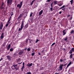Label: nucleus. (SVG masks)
<instances>
[{"instance_id": "f257e3e1", "label": "nucleus", "mask_w": 74, "mask_h": 74, "mask_svg": "<svg viewBox=\"0 0 74 74\" xmlns=\"http://www.w3.org/2000/svg\"><path fill=\"white\" fill-rule=\"evenodd\" d=\"M24 25V21H23L22 22V23L21 27V28H19L18 29V31L20 32V31H21V30H22V29H23V25Z\"/></svg>"}, {"instance_id": "f03ea898", "label": "nucleus", "mask_w": 74, "mask_h": 74, "mask_svg": "<svg viewBox=\"0 0 74 74\" xmlns=\"http://www.w3.org/2000/svg\"><path fill=\"white\" fill-rule=\"evenodd\" d=\"M12 1H13V0H7V5H11L12 3Z\"/></svg>"}, {"instance_id": "7ed1b4c3", "label": "nucleus", "mask_w": 74, "mask_h": 74, "mask_svg": "<svg viewBox=\"0 0 74 74\" xmlns=\"http://www.w3.org/2000/svg\"><path fill=\"white\" fill-rule=\"evenodd\" d=\"M24 53V51L23 50H20L19 53H18L19 56H21Z\"/></svg>"}, {"instance_id": "20e7f679", "label": "nucleus", "mask_w": 74, "mask_h": 74, "mask_svg": "<svg viewBox=\"0 0 74 74\" xmlns=\"http://www.w3.org/2000/svg\"><path fill=\"white\" fill-rule=\"evenodd\" d=\"M64 66V65L63 64H60V66H59V70H60V71L62 70L63 69V67Z\"/></svg>"}, {"instance_id": "39448f33", "label": "nucleus", "mask_w": 74, "mask_h": 74, "mask_svg": "<svg viewBox=\"0 0 74 74\" xmlns=\"http://www.w3.org/2000/svg\"><path fill=\"white\" fill-rule=\"evenodd\" d=\"M23 4V2H22V1L20 3V4H18L17 5V7H19V8H21V7H22V5Z\"/></svg>"}, {"instance_id": "423d86ee", "label": "nucleus", "mask_w": 74, "mask_h": 74, "mask_svg": "<svg viewBox=\"0 0 74 74\" xmlns=\"http://www.w3.org/2000/svg\"><path fill=\"white\" fill-rule=\"evenodd\" d=\"M72 63V62H70L69 63V64H68V65H67V67H66L65 68V69H67V68H68L69 66H70V65Z\"/></svg>"}, {"instance_id": "0eeeda50", "label": "nucleus", "mask_w": 74, "mask_h": 74, "mask_svg": "<svg viewBox=\"0 0 74 74\" xmlns=\"http://www.w3.org/2000/svg\"><path fill=\"white\" fill-rule=\"evenodd\" d=\"M3 34H4V33L3 32L1 36H0L1 37V40H2V39H3V38H4V35H3Z\"/></svg>"}, {"instance_id": "6e6552de", "label": "nucleus", "mask_w": 74, "mask_h": 74, "mask_svg": "<svg viewBox=\"0 0 74 74\" xmlns=\"http://www.w3.org/2000/svg\"><path fill=\"white\" fill-rule=\"evenodd\" d=\"M43 11V10H42L40 12H39V14H38V15H39V16H40V15H41V14H42Z\"/></svg>"}, {"instance_id": "1a4fd4ad", "label": "nucleus", "mask_w": 74, "mask_h": 74, "mask_svg": "<svg viewBox=\"0 0 74 74\" xmlns=\"http://www.w3.org/2000/svg\"><path fill=\"white\" fill-rule=\"evenodd\" d=\"M3 23H1V25H0V30H2L3 29Z\"/></svg>"}, {"instance_id": "9d476101", "label": "nucleus", "mask_w": 74, "mask_h": 74, "mask_svg": "<svg viewBox=\"0 0 74 74\" xmlns=\"http://www.w3.org/2000/svg\"><path fill=\"white\" fill-rule=\"evenodd\" d=\"M22 16H23V13L20 14V16L18 17V19H20V18H21Z\"/></svg>"}, {"instance_id": "9b49d317", "label": "nucleus", "mask_w": 74, "mask_h": 74, "mask_svg": "<svg viewBox=\"0 0 74 74\" xmlns=\"http://www.w3.org/2000/svg\"><path fill=\"white\" fill-rule=\"evenodd\" d=\"M66 30H64L62 32L63 33V35H65V34H66V32H67L66 31Z\"/></svg>"}, {"instance_id": "f8f14e48", "label": "nucleus", "mask_w": 74, "mask_h": 74, "mask_svg": "<svg viewBox=\"0 0 74 74\" xmlns=\"http://www.w3.org/2000/svg\"><path fill=\"white\" fill-rule=\"evenodd\" d=\"M7 58L9 60H11V56H7Z\"/></svg>"}, {"instance_id": "ddd939ff", "label": "nucleus", "mask_w": 74, "mask_h": 74, "mask_svg": "<svg viewBox=\"0 0 74 74\" xmlns=\"http://www.w3.org/2000/svg\"><path fill=\"white\" fill-rule=\"evenodd\" d=\"M32 64H33V63H31L30 64H27V66L28 67H31L32 66Z\"/></svg>"}, {"instance_id": "4468645a", "label": "nucleus", "mask_w": 74, "mask_h": 74, "mask_svg": "<svg viewBox=\"0 0 74 74\" xmlns=\"http://www.w3.org/2000/svg\"><path fill=\"white\" fill-rule=\"evenodd\" d=\"M54 11H55L56 10H58V7L57 6H55L54 8L53 9Z\"/></svg>"}, {"instance_id": "2eb2a0df", "label": "nucleus", "mask_w": 74, "mask_h": 74, "mask_svg": "<svg viewBox=\"0 0 74 74\" xmlns=\"http://www.w3.org/2000/svg\"><path fill=\"white\" fill-rule=\"evenodd\" d=\"M10 47H11V45L9 44L8 47V50H9V49H10Z\"/></svg>"}, {"instance_id": "dca6fc26", "label": "nucleus", "mask_w": 74, "mask_h": 74, "mask_svg": "<svg viewBox=\"0 0 74 74\" xmlns=\"http://www.w3.org/2000/svg\"><path fill=\"white\" fill-rule=\"evenodd\" d=\"M17 55H18V54H16V53H15L14 54V57H16V56H17Z\"/></svg>"}, {"instance_id": "f3484780", "label": "nucleus", "mask_w": 74, "mask_h": 74, "mask_svg": "<svg viewBox=\"0 0 74 74\" xmlns=\"http://www.w3.org/2000/svg\"><path fill=\"white\" fill-rule=\"evenodd\" d=\"M64 7H65V5H64L62 7H61V8H59V10H61V9H62V8H64Z\"/></svg>"}, {"instance_id": "a211bd4d", "label": "nucleus", "mask_w": 74, "mask_h": 74, "mask_svg": "<svg viewBox=\"0 0 74 74\" xmlns=\"http://www.w3.org/2000/svg\"><path fill=\"white\" fill-rule=\"evenodd\" d=\"M3 6H1L0 7V9H1V10H3V9H4V7H3Z\"/></svg>"}, {"instance_id": "6ab92c4d", "label": "nucleus", "mask_w": 74, "mask_h": 74, "mask_svg": "<svg viewBox=\"0 0 74 74\" xmlns=\"http://www.w3.org/2000/svg\"><path fill=\"white\" fill-rule=\"evenodd\" d=\"M35 54V52H34L33 53H32L31 55L32 56H33L34 54Z\"/></svg>"}, {"instance_id": "aec40b11", "label": "nucleus", "mask_w": 74, "mask_h": 74, "mask_svg": "<svg viewBox=\"0 0 74 74\" xmlns=\"http://www.w3.org/2000/svg\"><path fill=\"white\" fill-rule=\"evenodd\" d=\"M74 33V30H72L70 32V34H72Z\"/></svg>"}, {"instance_id": "412c9836", "label": "nucleus", "mask_w": 74, "mask_h": 74, "mask_svg": "<svg viewBox=\"0 0 74 74\" xmlns=\"http://www.w3.org/2000/svg\"><path fill=\"white\" fill-rule=\"evenodd\" d=\"M34 1H35V0H34L32 1V3L30 4L31 5H32L33 4V3L34 2Z\"/></svg>"}, {"instance_id": "4be33fe9", "label": "nucleus", "mask_w": 74, "mask_h": 74, "mask_svg": "<svg viewBox=\"0 0 74 74\" xmlns=\"http://www.w3.org/2000/svg\"><path fill=\"white\" fill-rule=\"evenodd\" d=\"M62 5H63V3H60V4H58L59 6H61Z\"/></svg>"}, {"instance_id": "5701e85b", "label": "nucleus", "mask_w": 74, "mask_h": 74, "mask_svg": "<svg viewBox=\"0 0 74 74\" xmlns=\"http://www.w3.org/2000/svg\"><path fill=\"white\" fill-rule=\"evenodd\" d=\"M72 56H73V54H71L70 56V58H71H71H73Z\"/></svg>"}, {"instance_id": "b1692460", "label": "nucleus", "mask_w": 74, "mask_h": 74, "mask_svg": "<svg viewBox=\"0 0 74 74\" xmlns=\"http://www.w3.org/2000/svg\"><path fill=\"white\" fill-rule=\"evenodd\" d=\"M67 38L68 37L67 36L65 37V38L64 39V41H66V40H67Z\"/></svg>"}, {"instance_id": "393cba45", "label": "nucleus", "mask_w": 74, "mask_h": 74, "mask_svg": "<svg viewBox=\"0 0 74 74\" xmlns=\"http://www.w3.org/2000/svg\"><path fill=\"white\" fill-rule=\"evenodd\" d=\"M54 4H58V1H54Z\"/></svg>"}, {"instance_id": "a878e982", "label": "nucleus", "mask_w": 74, "mask_h": 74, "mask_svg": "<svg viewBox=\"0 0 74 74\" xmlns=\"http://www.w3.org/2000/svg\"><path fill=\"white\" fill-rule=\"evenodd\" d=\"M69 53H70V54H72V53H73V51H72L71 50H70Z\"/></svg>"}, {"instance_id": "bb28decb", "label": "nucleus", "mask_w": 74, "mask_h": 74, "mask_svg": "<svg viewBox=\"0 0 74 74\" xmlns=\"http://www.w3.org/2000/svg\"><path fill=\"white\" fill-rule=\"evenodd\" d=\"M10 23H11V22H10L9 23H7V24H6V27H7V26H8V25H9V24H10Z\"/></svg>"}, {"instance_id": "cd10ccee", "label": "nucleus", "mask_w": 74, "mask_h": 74, "mask_svg": "<svg viewBox=\"0 0 74 74\" xmlns=\"http://www.w3.org/2000/svg\"><path fill=\"white\" fill-rule=\"evenodd\" d=\"M50 10H51V11H53V8H50Z\"/></svg>"}, {"instance_id": "c85d7f7f", "label": "nucleus", "mask_w": 74, "mask_h": 74, "mask_svg": "<svg viewBox=\"0 0 74 74\" xmlns=\"http://www.w3.org/2000/svg\"><path fill=\"white\" fill-rule=\"evenodd\" d=\"M73 0H71V1H70V2L71 3V5H72L73 4Z\"/></svg>"}, {"instance_id": "c756f323", "label": "nucleus", "mask_w": 74, "mask_h": 74, "mask_svg": "<svg viewBox=\"0 0 74 74\" xmlns=\"http://www.w3.org/2000/svg\"><path fill=\"white\" fill-rule=\"evenodd\" d=\"M55 44V42H54L52 44V45H51V46L52 47V46H53V45H54Z\"/></svg>"}, {"instance_id": "7c9ffc66", "label": "nucleus", "mask_w": 74, "mask_h": 74, "mask_svg": "<svg viewBox=\"0 0 74 74\" xmlns=\"http://www.w3.org/2000/svg\"><path fill=\"white\" fill-rule=\"evenodd\" d=\"M71 50L72 51L74 52V48H72Z\"/></svg>"}, {"instance_id": "2f4dec72", "label": "nucleus", "mask_w": 74, "mask_h": 74, "mask_svg": "<svg viewBox=\"0 0 74 74\" xmlns=\"http://www.w3.org/2000/svg\"><path fill=\"white\" fill-rule=\"evenodd\" d=\"M12 51H13V49L11 48L10 49V52H12Z\"/></svg>"}, {"instance_id": "473e14b6", "label": "nucleus", "mask_w": 74, "mask_h": 74, "mask_svg": "<svg viewBox=\"0 0 74 74\" xmlns=\"http://www.w3.org/2000/svg\"><path fill=\"white\" fill-rule=\"evenodd\" d=\"M15 69H16V70H19V68H17L16 67H15Z\"/></svg>"}, {"instance_id": "72a5a7b5", "label": "nucleus", "mask_w": 74, "mask_h": 74, "mask_svg": "<svg viewBox=\"0 0 74 74\" xmlns=\"http://www.w3.org/2000/svg\"><path fill=\"white\" fill-rule=\"evenodd\" d=\"M5 42H4V43L3 45V47H5Z\"/></svg>"}, {"instance_id": "f704fd0d", "label": "nucleus", "mask_w": 74, "mask_h": 74, "mask_svg": "<svg viewBox=\"0 0 74 74\" xmlns=\"http://www.w3.org/2000/svg\"><path fill=\"white\" fill-rule=\"evenodd\" d=\"M60 62H63V60H62V59H60Z\"/></svg>"}, {"instance_id": "c9c22d12", "label": "nucleus", "mask_w": 74, "mask_h": 74, "mask_svg": "<svg viewBox=\"0 0 74 74\" xmlns=\"http://www.w3.org/2000/svg\"><path fill=\"white\" fill-rule=\"evenodd\" d=\"M51 1V0H47L46 2H50Z\"/></svg>"}, {"instance_id": "e433bc0d", "label": "nucleus", "mask_w": 74, "mask_h": 74, "mask_svg": "<svg viewBox=\"0 0 74 74\" xmlns=\"http://www.w3.org/2000/svg\"><path fill=\"white\" fill-rule=\"evenodd\" d=\"M27 51H30V48H28L27 49Z\"/></svg>"}, {"instance_id": "4c0bfd02", "label": "nucleus", "mask_w": 74, "mask_h": 74, "mask_svg": "<svg viewBox=\"0 0 74 74\" xmlns=\"http://www.w3.org/2000/svg\"><path fill=\"white\" fill-rule=\"evenodd\" d=\"M52 4H53V3H52L51 4V8H53V6H52Z\"/></svg>"}, {"instance_id": "58836bf2", "label": "nucleus", "mask_w": 74, "mask_h": 74, "mask_svg": "<svg viewBox=\"0 0 74 74\" xmlns=\"http://www.w3.org/2000/svg\"><path fill=\"white\" fill-rule=\"evenodd\" d=\"M65 9H66V8H64L62 9V10H63V11H65Z\"/></svg>"}, {"instance_id": "ea45409f", "label": "nucleus", "mask_w": 74, "mask_h": 74, "mask_svg": "<svg viewBox=\"0 0 74 74\" xmlns=\"http://www.w3.org/2000/svg\"><path fill=\"white\" fill-rule=\"evenodd\" d=\"M28 27V25L27 24H26L25 25V27L26 28H27V27Z\"/></svg>"}, {"instance_id": "a19ab883", "label": "nucleus", "mask_w": 74, "mask_h": 74, "mask_svg": "<svg viewBox=\"0 0 74 74\" xmlns=\"http://www.w3.org/2000/svg\"><path fill=\"white\" fill-rule=\"evenodd\" d=\"M33 13H31L30 14V16H32V15H33Z\"/></svg>"}, {"instance_id": "79ce46f5", "label": "nucleus", "mask_w": 74, "mask_h": 74, "mask_svg": "<svg viewBox=\"0 0 74 74\" xmlns=\"http://www.w3.org/2000/svg\"><path fill=\"white\" fill-rule=\"evenodd\" d=\"M27 74H32V73H30V72H27Z\"/></svg>"}, {"instance_id": "37998d69", "label": "nucleus", "mask_w": 74, "mask_h": 74, "mask_svg": "<svg viewBox=\"0 0 74 74\" xmlns=\"http://www.w3.org/2000/svg\"><path fill=\"white\" fill-rule=\"evenodd\" d=\"M38 41H39V40H38V39H37V40H36V43H37V42H38Z\"/></svg>"}, {"instance_id": "c03bdc74", "label": "nucleus", "mask_w": 74, "mask_h": 74, "mask_svg": "<svg viewBox=\"0 0 74 74\" xmlns=\"http://www.w3.org/2000/svg\"><path fill=\"white\" fill-rule=\"evenodd\" d=\"M70 16H71V15L69 14H69H68L67 15V17H70Z\"/></svg>"}, {"instance_id": "a18cd8bd", "label": "nucleus", "mask_w": 74, "mask_h": 74, "mask_svg": "<svg viewBox=\"0 0 74 74\" xmlns=\"http://www.w3.org/2000/svg\"><path fill=\"white\" fill-rule=\"evenodd\" d=\"M63 61H65L66 60V58H65L63 60Z\"/></svg>"}, {"instance_id": "49530a36", "label": "nucleus", "mask_w": 74, "mask_h": 74, "mask_svg": "<svg viewBox=\"0 0 74 74\" xmlns=\"http://www.w3.org/2000/svg\"><path fill=\"white\" fill-rule=\"evenodd\" d=\"M3 58H1V59L0 60V62L1 61V60H3Z\"/></svg>"}, {"instance_id": "de8ad7c7", "label": "nucleus", "mask_w": 74, "mask_h": 74, "mask_svg": "<svg viewBox=\"0 0 74 74\" xmlns=\"http://www.w3.org/2000/svg\"><path fill=\"white\" fill-rule=\"evenodd\" d=\"M26 42H27V41H28V39H27V40H26Z\"/></svg>"}, {"instance_id": "09e8293b", "label": "nucleus", "mask_w": 74, "mask_h": 74, "mask_svg": "<svg viewBox=\"0 0 74 74\" xmlns=\"http://www.w3.org/2000/svg\"><path fill=\"white\" fill-rule=\"evenodd\" d=\"M10 21L9 20H8L7 22V23H9L10 22Z\"/></svg>"}, {"instance_id": "8fccbe9b", "label": "nucleus", "mask_w": 74, "mask_h": 74, "mask_svg": "<svg viewBox=\"0 0 74 74\" xmlns=\"http://www.w3.org/2000/svg\"><path fill=\"white\" fill-rule=\"evenodd\" d=\"M59 13L60 14H62V12L60 11V12H59Z\"/></svg>"}, {"instance_id": "3c124183", "label": "nucleus", "mask_w": 74, "mask_h": 74, "mask_svg": "<svg viewBox=\"0 0 74 74\" xmlns=\"http://www.w3.org/2000/svg\"><path fill=\"white\" fill-rule=\"evenodd\" d=\"M4 4V3H2V5H1V6H3V5Z\"/></svg>"}, {"instance_id": "603ef678", "label": "nucleus", "mask_w": 74, "mask_h": 74, "mask_svg": "<svg viewBox=\"0 0 74 74\" xmlns=\"http://www.w3.org/2000/svg\"><path fill=\"white\" fill-rule=\"evenodd\" d=\"M59 73H55V74H59Z\"/></svg>"}, {"instance_id": "864d4df0", "label": "nucleus", "mask_w": 74, "mask_h": 74, "mask_svg": "<svg viewBox=\"0 0 74 74\" xmlns=\"http://www.w3.org/2000/svg\"><path fill=\"white\" fill-rule=\"evenodd\" d=\"M38 53L39 55H41V53Z\"/></svg>"}, {"instance_id": "5fc2aeb1", "label": "nucleus", "mask_w": 74, "mask_h": 74, "mask_svg": "<svg viewBox=\"0 0 74 74\" xmlns=\"http://www.w3.org/2000/svg\"><path fill=\"white\" fill-rule=\"evenodd\" d=\"M24 64H25V62H23V66H24Z\"/></svg>"}, {"instance_id": "6e6d98bb", "label": "nucleus", "mask_w": 74, "mask_h": 74, "mask_svg": "<svg viewBox=\"0 0 74 74\" xmlns=\"http://www.w3.org/2000/svg\"><path fill=\"white\" fill-rule=\"evenodd\" d=\"M63 51H64L65 50H66V49H65V48H63Z\"/></svg>"}, {"instance_id": "4d7b16f0", "label": "nucleus", "mask_w": 74, "mask_h": 74, "mask_svg": "<svg viewBox=\"0 0 74 74\" xmlns=\"http://www.w3.org/2000/svg\"><path fill=\"white\" fill-rule=\"evenodd\" d=\"M44 50H42V51H41V53H42L44 52Z\"/></svg>"}, {"instance_id": "13d9d810", "label": "nucleus", "mask_w": 74, "mask_h": 74, "mask_svg": "<svg viewBox=\"0 0 74 74\" xmlns=\"http://www.w3.org/2000/svg\"><path fill=\"white\" fill-rule=\"evenodd\" d=\"M23 68H24V66H23V67H22V68L21 69H23Z\"/></svg>"}, {"instance_id": "bf43d9fd", "label": "nucleus", "mask_w": 74, "mask_h": 74, "mask_svg": "<svg viewBox=\"0 0 74 74\" xmlns=\"http://www.w3.org/2000/svg\"><path fill=\"white\" fill-rule=\"evenodd\" d=\"M13 15H14V14L12 13L11 14V16H12Z\"/></svg>"}, {"instance_id": "052dcab7", "label": "nucleus", "mask_w": 74, "mask_h": 74, "mask_svg": "<svg viewBox=\"0 0 74 74\" xmlns=\"http://www.w3.org/2000/svg\"><path fill=\"white\" fill-rule=\"evenodd\" d=\"M18 60H19V61L21 60V58H18Z\"/></svg>"}, {"instance_id": "680f3d73", "label": "nucleus", "mask_w": 74, "mask_h": 74, "mask_svg": "<svg viewBox=\"0 0 74 74\" xmlns=\"http://www.w3.org/2000/svg\"><path fill=\"white\" fill-rule=\"evenodd\" d=\"M11 18H12V16H10V18L11 19Z\"/></svg>"}, {"instance_id": "e2e57ef3", "label": "nucleus", "mask_w": 74, "mask_h": 74, "mask_svg": "<svg viewBox=\"0 0 74 74\" xmlns=\"http://www.w3.org/2000/svg\"><path fill=\"white\" fill-rule=\"evenodd\" d=\"M71 19H72V17H71L70 20H71Z\"/></svg>"}, {"instance_id": "0e129e2a", "label": "nucleus", "mask_w": 74, "mask_h": 74, "mask_svg": "<svg viewBox=\"0 0 74 74\" xmlns=\"http://www.w3.org/2000/svg\"><path fill=\"white\" fill-rule=\"evenodd\" d=\"M9 21H11V18H10L9 19Z\"/></svg>"}, {"instance_id": "69168bd1", "label": "nucleus", "mask_w": 74, "mask_h": 74, "mask_svg": "<svg viewBox=\"0 0 74 74\" xmlns=\"http://www.w3.org/2000/svg\"><path fill=\"white\" fill-rule=\"evenodd\" d=\"M32 40H31L30 41V43H32Z\"/></svg>"}, {"instance_id": "338daca9", "label": "nucleus", "mask_w": 74, "mask_h": 74, "mask_svg": "<svg viewBox=\"0 0 74 74\" xmlns=\"http://www.w3.org/2000/svg\"><path fill=\"white\" fill-rule=\"evenodd\" d=\"M15 67H16V66H17V64H16V65H14Z\"/></svg>"}, {"instance_id": "774afa93", "label": "nucleus", "mask_w": 74, "mask_h": 74, "mask_svg": "<svg viewBox=\"0 0 74 74\" xmlns=\"http://www.w3.org/2000/svg\"><path fill=\"white\" fill-rule=\"evenodd\" d=\"M42 74H45V73H42Z\"/></svg>"}]
</instances>
